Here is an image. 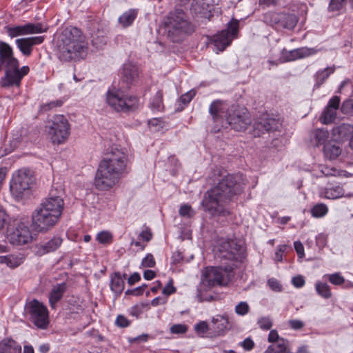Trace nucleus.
Masks as SVG:
<instances>
[{
	"instance_id": "1",
	"label": "nucleus",
	"mask_w": 353,
	"mask_h": 353,
	"mask_svg": "<svg viewBox=\"0 0 353 353\" xmlns=\"http://www.w3.org/2000/svg\"><path fill=\"white\" fill-rule=\"evenodd\" d=\"M244 180L240 174H228L223 176L218 183L206 192L202 201L204 210L212 216L226 217L230 214L225 205L241 194Z\"/></svg>"
},
{
	"instance_id": "2",
	"label": "nucleus",
	"mask_w": 353,
	"mask_h": 353,
	"mask_svg": "<svg viewBox=\"0 0 353 353\" xmlns=\"http://www.w3.org/2000/svg\"><path fill=\"white\" fill-rule=\"evenodd\" d=\"M128 158L123 149L112 147L101 161L94 177V186L99 190L113 188L126 171Z\"/></svg>"
},
{
	"instance_id": "3",
	"label": "nucleus",
	"mask_w": 353,
	"mask_h": 353,
	"mask_svg": "<svg viewBox=\"0 0 353 353\" xmlns=\"http://www.w3.org/2000/svg\"><path fill=\"white\" fill-rule=\"evenodd\" d=\"M5 66V75L0 83L3 88L19 87L23 77L30 71L28 66L19 69V62L14 56L12 48L6 42L0 41V71Z\"/></svg>"
},
{
	"instance_id": "4",
	"label": "nucleus",
	"mask_w": 353,
	"mask_h": 353,
	"mask_svg": "<svg viewBox=\"0 0 353 353\" xmlns=\"http://www.w3.org/2000/svg\"><path fill=\"white\" fill-rule=\"evenodd\" d=\"M59 48L63 58L68 61L82 57L88 49L85 37L75 27L64 29L60 37Z\"/></svg>"
},
{
	"instance_id": "5",
	"label": "nucleus",
	"mask_w": 353,
	"mask_h": 353,
	"mask_svg": "<svg viewBox=\"0 0 353 353\" xmlns=\"http://www.w3.org/2000/svg\"><path fill=\"white\" fill-rule=\"evenodd\" d=\"M165 28L168 37L173 42H179L185 36L194 31L187 14L181 8H176L169 13L165 22Z\"/></svg>"
},
{
	"instance_id": "6",
	"label": "nucleus",
	"mask_w": 353,
	"mask_h": 353,
	"mask_svg": "<svg viewBox=\"0 0 353 353\" xmlns=\"http://www.w3.org/2000/svg\"><path fill=\"white\" fill-rule=\"evenodd\" d=\"M24 313L37 328L45 330L48 327L50 323L48 308L37 299L26 302Z\"/></svg>"
},
{
	"instance_id": "7",
	"label": "nucleus",
	"mask_w": 353,
	"mask_h": 353,
	"mask_svg": "<svg viewBox=\"0 0 353 353\" xmlns=\"http://www.w3.org/2000/svg\"><path fill=\"white\" fill-rule=\"evenodd\" d=\"M107 102L116 112H130L139 107V99L136 97L124 94L120 90L108 91Z\"/></svg>"
},
{
	"instance_id": "8",
	"label": "nucleus",
	"mask_w": 353,
	"mask_h": 353,
	"mask_svg": "<svg viewBox=\"0 0 353 353\" xmlns=\"http://www.w3.org/2000/svg\"><path fill=\"white\" fill-rule=\"evenodd\" d=\"M234 264L225 267H212L207 270L205 282L210 287L216 285H227L234 277Z\"/></svg>"
},
{
	"instance_id": "9",
	"label": "nucleus",
	"mask_w": 353,
	"mask_h": 353,
	"mask_svg": "<svg viewBox=\"0 0 353 353\" xmlns=\"http://www.w3.org/2000/svg\"><path fill=\"white\" fill-rule=\"evenodd\" d=\"M228 123L236 131H245L251 124V117L245 108L232 105L225 114Z\"/></svg>"
},
{
	"instance_id": "10",
	"label": "nucleus",
	"mask_w": 353,
	"mask_h": 353,
	"mask_svg": "<svg viewBox=\"0 0 353 353\" xmlns=\"http://www.w3.org/2000/svg\"><path fill=\"white\" fill-rule=\"evenodd\" d=\"M31 220L34 230L37 232H46L57 223L59 219L39 207L32 212Z\"/></svg>"
},
{
	"instance_id": "11",
	"label": "nucleus",
	"mask_w": 353,
	"mask_h": 353,
	"mask_svg": "<svg viewBox=\"0 0 353 353\" xmlns=\"http://www.w3.org/2000/svg\"><path fill=\"white\" fill-rule=\"evenodd\" d=\"M216 255L221 261L226 260L233 263L242 260L243 250L236 241L227 240L219 245Z\"/></svg>"
},
{
	"instance_id": "12",
	"label": "nucleus",
	"mask_w": 353,
	"mask_h": 353,
	"mask_svg": "<svg viewBox=\"0 0 353 353\" xmlns=\"http://www.w3.org/2000/svg\"><path fill=\"white\" fill-rule=\"evenodd\" d=\"M33 183V176L28 169L18 170L12 176L10 182V191L12 194L17 198L22 196L23 192L28 190Z\"/></svg>"
},
{
	"instance_id": "13",
	"label": "nucleus",
	"mask_w": 353,
	"mask_h": 353,
	"mask_svg": "<svg viewBox=\"0 0 353 353\" xmlns=\"http://www.w3.org/2000/svg\"><path fill=\"white\" fill-rule=\"evenodd\" d=\"M49 134L54 143L61 144L68 139L70 134V125L65 117L56 115L53 117Z\"/></svg>"
},
{
	"instance_id": "14",
	"label": "nucleus",
	"mask_w": 353,
	"mask_h": 353,
	"mask_svg": "<svg viewBox=\"0 0 353 353\" xmlns=\"http://www.w3.org/2000/svg\"><path fill=\"white\" fill-rule=\"evenodd\" d=\"M239 22L236 19H232L227 29L214 35L211 39L212 43L214 44L216 50L218 51H223L232 42L239 31Z\"/></svg>"
},
{
	"instance_id": "15",
	"label": "nucleus",
	"mask_w": 353,
	"mask_h": 353,
	"mask_svg": "<svg viewBox=\"0 0 353 353\" xmlns=\"http://www.w3.org/2000/svg\"><path fill=\"white\" fill-rule=\"evenodd\" d=\"M4 29L7 34L13 39L23 35L46 32L48 26L42 23H27L21 26H6Z\"/></svg>"
},
{
	"instance_id": "16",
	"label": "nucleus",
	"mask_w": 353,
	"mask_h": 353,
	"mask_svg": "<svg viewBox=\"0 0 353 353\" xmlns=\"http://www.w3.org/2000/svg\"><path fill=\"white\" fill-rule=\"evenodd\" d=\"M281 126L279 119L263 114L254 123L253 134L254 137H261L265 132L279 130Z\"/></svg>"
},
{
	"instance_id": "17",
	"label": "nucleus",
	"mask_w": 353,
	"mask_h": 353,
	"mask_svg": "<svg viewBox=\"0 0 353 353\" xmlns=\"http://www.w3.org/2000/svg\"><path fill=\"white\" fill-rule=\"evenodd\" d=\"M63 206L64 202L61 196L57 195L54 190H52L48 196L41 203L39 207L60 219Z\"/></svg>"
},
{
	"instance_id": "18",
	"label": "nucleus",
	"mask_w": 353,
	"mask_h": 353,
	"mask_svg": "<svg viewBox=\"0 0 353 353\" xmlns=\"http://www.w3.org/2000/svg\"><path fill=\"white\" fill-rule=\"evenodd\" d=\"M139 80V68L132 63H125L123 64L121 71V81L123 84L121 88H130L131 85L135 84Z\"/></svg>"
},
{
	"instance_id": "19",
	"label": "nucleus",
	"mask_w": 353,
	"mask_h": 353,
	"mask_svg": "<svg viewBox=\"0 0 353 353\" xmlns=\"http://www.w3.org/2000/svg\"><path fill=\"white\" fill-rule=\"evenodd\" d=\"M32 233L23 223H19L15 230L10 234V240L13 244L18 245H25L32 241Z\"/></svg>"
},
{
	"instance_id": "20",
	"label": "nucleus",
	"mask_w": 353,
	"mask_h": 353,
	"mask_svg": "<svg viewBox=\"0 0 353 353\" xmlns=\"http://www.w3.org/2000/svg\"><path fill=\"white\" fill-rule=\"evenodd\" d=\"M62 241L61 237L53 236L50 240L35 244L33 247V252L35 255L41 256L56 251L61 246Z\"/></svg>"
},
{
	"instance_id": "21",
	"label": "nucleus",
	"mask_w": 353,
	"mask_h": 353,
	"mask_svg": "<svg viewBox=\"0 0 353 353\" xmlns=\"http://www.w3.org/2000/svg\"><path fill=\"white\" fill-rule=\"evenodd\" d=\"M44 39L43 36L23 37L16 39L15 43L23 55L29 57L32 54L33 46L41 44Z\"/></svg>"
},
{
	"instance_id": "22",
	"label": "nucleus",
	"mask_w": 353,
	"mask_h": 353,
	"mask_svg": "<svg viewBox=\"0 0 353 353\" xmlns=\"http://www.w3.org/2000/svg\"><path fill=\"white\" fill-rule=\"evenodd\" d=\"M230 110L228 103L222 100H215L212 101L209 106V113L215 123H221L223 118L225 119L226 114Z\"/></svg>"
},
{
	"instance_id": "23",
	"label": "nucleus",
	"mask_w": 353,
	"mask_h": 353,
	"mask_svg": "<svg viewBox=\"0 0 353 353\" xmlns=\"http://www.w3.org/2000/svg\"><path fill=\"white\" fill-rule=\"evenodd\" d=\"M67 290L65 283H61L53 286L49 296V302L51 307L55 308L56 304L62 299Z\"/></svg>"
},
{
	"instance_id": "24",
	"label": "nucleus",
	"mask_w": 353,
	"mask_h": 353,
	"mask_svg": "<svg viewBox=\"0 0 353 353\" xmlns=\"http://www.w3.org/2000/svg\"><path fill=\"white\" fill-rule=\"evenodd\" d=\"M228 319L223 316H217L212 319L211 330L214 332V336L224 334L228 327Z\"/></svg>"
},
{
	"instance_id": "25",
	"label": "nucleus",
	"mask_w": 353,
	"mask_h": 353,
	"mask_svg": "<svg viewBox=\"0 0 353 353\" xmlns=\"http://www.w3.org/2000/svg\"><path fill=\"white\" fill-rule=\"evenodd\" d=\"M0 353H21V346L10 338L0 341Z\"/></svg>"
},
{
	"instance_id": "26",
	"label": "nucleus",
	"mask_w": 353,
	"mask_h": 353,
	"mask_svg": "<svg viewBox=\"0 0 353 353\" xmlns=\"http://www.w3.org/2000/svg\"><path fill=\"white\" fill-rule=\"evenodd\" d=\"M125 276L124 274L121 276L119 272H114L110 276V288L117 295L121 294L124 290Z\"/></svg>"
},
{
	"instance_id": "27",
	"label": "nucleus",
	"mask_w": 353,
	"mask_h": 353,
	"mask_svg": "<svg viewBox=\"0 0 353 353\" xmlns=\"http://www.w3.org/2000/svg\"><path fill=\"white\" fill-rule=\"evenodd\" d=\"M353 132V125L343 123L333 128L332 134L336 139L343 140L348 137H351Z\"/></svg>"
},
{
	"instance_id": "28",
	"label": "nucleus",
	"mask_w": 353,
	"mask_h": 353,
	"mask_svg": "<svg viewBox=\"0 0 353 353\" xmlns=\"http://www.w3.org/2000/svg\"><path fill=\"white\" fill-rule=\"evenodd\" d=\"M342 149L336 144L327 143L323 146L324 157L329 160H334L341 155Z\"/></svg>"
},
{
	"instance_id": "29",
	"label": "nucleus",
	"mask_w": 353,
	"mask_h": 353,
	"mask_svg": "<svg viewBox=\"0 0 353 353\" xmlns=\"http://www.w3.org/2000/svg\"><path fill=\"white\" fill-rule=\"evenodd\" d=\"M298 22V18L295 14L281 13L279 28L292 30Z\"/></svg>"
},
{
	"instance_id": "30",
	"label": "nucleus",
	"mask_w": 353,
	"mask_h": 353,
	"mask_svg": "<svg viewBox=\"0 0 353 353\" xmlns=\"http://www.w3.org/2000/svg\"><path fill=\"white\" fill-rule=\"evenodd\" d=\"M274 344L269 345L264 353H288V341L284 339H281L278 341L273 343Z\"/></svg>"
},
{
	"instance_id": "31",
	"label": "nucleus",
	"mask_w": 353,
	"mask_h": 353,
	"mask_svg": "<svg viewBox=\"0 0 353 353\" xmlns=\"http://www.w3.org/2000/svg\"><path fill=\"white\" fill-rule=\"evenodd\" d=\"M138 12L135 9H130L125 12L119 18V23L123 27L126 28L132 24L137 18Z\"/></svg>"
},
{
	"instance_id": "32",
	"label": "nucleus",
	"mask_w": 353,
	"mask_h": 353,
	"mask_svg": "<svg viewBox=\"0 0 353 353\" xmlns=\"http://www.w3.org/2000/svg\"><path fill=\"white\" fill-rule=\"evenodd\" d=\"M324 194L325 197L327 199H336L343 196L345 194V190L341 186H333L325 188Z\"/></svg>"
},
{
	"instance_id": "33",
	"label": "nucleus",
	"mask_w": 353,
	"mask_h": 353,
	"mask_svg": "<svg viewBox=\"0 0 353 353\" xmlns=\"http://www.w3.org/2000/svg\"><path fill=\"white\" fill-rule=\"evenodd\" d=\"M335 71V66L327 67L322 70L318 71L315 74L316 83L319 87Z\"/></svg>"
},
{
	"instance_id": "34",
	"label": "nucleus",
	"mask_w": 353,
	"mask_h": 353,
	"mask_svg": "<svg viewBox=\"0 0 353 353\" xmlns=\"http://www.w3.org/2000/svg\"><path fill=\"white\" fill-rule=\"evenodd\" d=\"M313 135L316 146L326 144L325 142L329 138L328 131L323 128L315 130L313 132Z\"/></svg>"
},
{
	"instance_id": "35",
	"label": "nucleus",
	"mask_w": 353,
	"mask_h": 353,
	"mask_svg": "<svg viewBox=\"0 0 353 353\" xmlns=\"http://www.w3.org/2000/svg\"><path fill=\"white\" fill-rule=\"evenodd\" d=\"M281 13L274 12H268L264 14L263 21L265 23L270 26H276L279 27Z\"/></svg>"
},
{
	"instance_id": "36",
	"label": "nucleus",
	"mask_w": 353,
	"mask_h": 353,
	"mask_svg": "<svg viewBox=\"0 0 353 353\" xmlns=\"http://www.w3.org/2000/svg\"><path fill=\"white\" fill-rule=\"evenodd\" d=\"M336 110L326 106L321 117V122L324 124L332 123L336 117Z\"/></svg>"
},
{
	"instance_id": "37",
	"label": "nucleus",
	"mask_w": 353,
	"mask_h": 353,
	"mask_svg": "<svg viewBox=\"0 0 353 353\" xmlns=\"http://www.w3.org/2000/svg\"><path fill=\"white\" fill-rule=\"evenodd\" d=\"M163 95L162 90H159L152 97L150 102V107L153 110L160 111L163 109Z\"/></svg>"
},
{
	"instance_id": "38",
	"label": "nucleus",
	"mask_w": 353,
	"mask_h": 353,
	"mask_svg": "<svg viewBox=\"0 0 353 353\" xmlns=\"http://www.w3.org/2000/svg\"><path fill=\"white\" fill-rule=\"evenodd\" d=\"M322 173L326 176H345L347 177L349 174L341 170H337L334 167H324L322 170Z\"/></svg>"
},
{
	"instance_id": "39",
	"label": "nucleus",
	"mask_w": 353,
	"mask_h": 353,
	"mask_svg": "<svg viewBox=\"0 0 353 353\" xmlns=\"http://www.w3.org/2000/svg\"><path fill=\"white\" fill-rule=\"evenodd\" d=\"M316 290L319 295L324 299H329L332 296L330 286L325 283L317 282L315 285Z\"/></svg>"
},
{
	"instance_id": "40",
	"label": "nucleus",
	"mask_w": 353,
	"mask_h": 353,
	"mask_svg": "<svg viewBox=\"0 0 353 353\" xmlns=\"http://www.w3.org/2000/svg\"><path fill=\"white\" fill-rule=\"evenodd\" d=\"M328 212L327 206L324 203L314 205L311 209L312 216L316 218L324 216Z\"/></svg>"
},
{
	"instance_id": "41",
	"label": "nucleus",
	"mask_w": 353,
	"mask_h": 353,
	"mask_svg": "<svg viewBox=\"0 0 353 353\" xmlns=\"http://www.w3.org/2000/svg\"><path fill=\"white\" fill-rule=\"evenodd\" d=\"M205 3L201 1H196L194 5H192L193 10L196 14H200L201 17H206L208 13L210 12L209 6L207 5L206 8L204 7Z\"/></svg>"
},
{
	"instance_id": "42",
	"label": "nucleus",
	"mask_w": 353,
	"mask_h": 353,
	"mask_svg": "<svg viewBox=\"0 0 353 353\" xmlns=\"http://www.w3.org/2000/svg\"><path fill=\"white\" fill-rule=\"evenodd\" d=\"M97 240L102 244H109L112 241V235L108 231H102L97 234Z\"/></svg>"
},
{
	"instance_id": "43",
	"label": "nucleus",
	"mask_w": 353,
	"mask_h": 353,
	"mask_svg": "<svg viewBox=\"0 0 353 353\" xmlns=\"http://www.w3.org/2000/svg\"><path fill=\"white\" fill-rule=\"evenodd\" d=\"M179 214L183 217L192 218L195 213L190 205L184 204L180 207Z\"/></svg>"
},
{
	"instance_id": "44",
	"label": "nucleus",
	"mask_w": 353,
	"mask_h": 353,
	"mask_svg": "<svg viewBox=\"0 0 353 353\" xmlns=\"http://www.w3.org/2000/svg\"><path fill=\"white\" fill-rule=\"evenodd\" d=\"M329 281L336 285H341L345 283V279L339 272L328 274Z\"/></svg>"
},
{
	"instance_id": "45",
	"label": "nucleus",
	"mask_w": 353,
	"mask_h": 353,
	"mask_svg": "<svg viewBox=\"0 0 353 353\" xmlns=\"http://www.w3.org/2000/svg\"><path fill=\"white\" fill-rule=\"evenodd\" d=\"M297 50L299 59L315 54L319 51L315 48H309L307 47L297 48Z\"/></svg>"
},
{
	"instance_id": "46",
	"label": "nucleus",
	"mask_w": 353,
	"mask_h": 353,
	"mask_svg": "<svg viewBox=\"0 0 353 353\" xmlns=\"http://www.w3.org/2000/svg\"><path fill=\"white\" fill-rule=\"evenodd\" d=\"M345 2V0H332L328 9L331 12L339 11L343 8Z\"/></svg>"
},
{
	"instance_id": "47",
	"label": "nucleus",
	"mask_w": 353,
	"mask_h": 353,
	"mask_svg": "<svg viewBox=\"0 0 353 353\" xmlns=\"http://www.w3.org/2000/svg\"><path fill=\"white\" fill-rule=\"evenodd\" d=\"M343 114L353 115V99L345 100L341 107Z\"/></svg>"
},
{
	"instance_id": "48",
	"label": "nucleus",
	"mask_w": 353,
	"mask_h": 353,
	"mask_svg": "<svg viewBox=\"0 0 353 353\" xmlns=\"http://www.w3.org/2000/svg\"><path fill=\"white\" fill-rule=\"evenodd\" d=\"M258 324L261 329L268 330L272 327V319L268 316H263L259 319Z\"/></svg>"
},
{
	"instance_id": "49",
	"label": "nucleus",
	"mask_w": 353,
	"mask_h": 353,
	"mask_svg": "<svg viewBox=\"0 0 353 353\" xmlns=\"http://www.w3.org/2000/svg\"><path fill=\"white\" fill-rule=\"evenodd\" d=\"M250 310V307L248 304L245 301L240 302L236 307H235V312L239 315H245L248 313Z\"/></svg>"
},
{
	"instance_id": "50",
	"label": "nucleus",
	"mask_w": 353,
	"mask_h": 353,
	"mask_svg": "<svg viewBox=\"0 0 353 353\" xmlns=\"http://www.w3.org/2000/svg\"><path fill=\"white\" fill-rule=\"evenodd\" d=\"M155 264V259L152 254H148L141 262V265L145 268H153Z\"/></svg>"
},
{
	"instance_id": "51",
	"label": "nucleus",
	"mask_w": 353,
	"mask_h": 353,
	"mask_svg": "<svg viewBox=\"0 0 353 353\" xmlns=\"http://www.w3.org/2000/svg\"><path fill=\"white\" fill-rule=\"evenodd\" d=\"M187 330V326L183 324H175L170 327V332L172 334H184Z\"/></svg>"
},
{
	"instance_id": "52",
	"label": "nucleus",
	"mask_w": 353,
	"mask_h": 353,
	"mask_svg": "<svg viewBox=\"0 0 353 353\" xmlns=\"http://www.w3.org/2000/svg\"><path fill=\"white\" fill-rule=\"evenodd\" d=\"M196 92L194 90H192L188 91V92L182 94L180 97V101L183 104H188L192 99V98L195 96Z\"/></svg>"
},
{
	"instance_id": "53",
	"label": "nucleus",
	"mask_w": 353,
	"mask_h": 353,
	"mask_svg": "<svg viewBox=\"0 0 353 353\" xmlns=\"http://www.w3.org/2000/svg\"><path fill=\"white\" fill-rule=\"evenodd\" d=\"M176 290V288L173 285V280L171 279L167 285L163 288L162 293L168 296L174 293Z\"/></svg>"
},
{
	"instance_id": "54",
	"label": "nucleus",
	"mask_w": 353,
	"mask_h": 353,
	"mask_svg": "<svg viewBox=\"0 0 353 353\" xmlns=\"http://www.w3.org/2000/svg\"><path fill=\"white\" fill-rule=\"evenodd\" d=\"M194 329L198 334H203L208 332L209 327L205 321H201L195 325Z\"/></svg>"
},
{
	"instance_id": "55",
	"label": "nucleus",
	"mask_w": 353,
	"mask_h": 353,
	"mask_svg": "<svg viewBox=\"0 0 353 353\" xmlns=\"http://www.w3.org/2000/svg\"><path fill=\"white\" fill-rule=\"evenodd\" d=\"M283 55L285 56L286 59L288 61H292L295 60L296 59H299L298 57V50L297 49H294L290 51H283Z\"/></svg>"
},
{
	"instance_id": "56",
	"label": "nucleus",
	"mask_w": 353,
	"mask_h": 353,
	"mask_svg": "<svg viewBox=\"0 0 353 353\" xmlns=\"http://www.w3.org/2000/svg\"><path fill=\"white\" fill-rule=\"evenodd\" d=\"M288 324L292 329L295 330H301L304 326V323L298 319L290 320Z\"/></svg>"
},
{
	"instance_id": "57",
	"label": "nucleus",
	"mask_w": 353,
	"mask_h": 353,
	"mask_svg": "<svg viewBox=\"0 0 353 353\" xmlns=\"http://www.w3.org/2000/svg\"><path fill=\"white\" fill-rule=\"evenodd\" d=\"M116 325L121 327H128L130 324V321L123 315H119L116 319Z\"/></svg>"
},
{
	"instance_id": "58",
	"label": "nucleus",
	"mask_w": 353,
	"mask_h": 353,
	"mask_svg": "<svg viewBox=\"0 0 353 353\" xmlns=\"http://www.w3.org/2000/svg\"><path fill=\"white\" fill-rule=\"evenodd\" d=\"M268 283L270 288L276 292H280L282 290V285L274 279H269Z\"/></svg>"
},
{
	"instance_id": "59",
	"label": "nucleus",
	"mask_w": 353,
	"mask_h": 353,
	"mask_svg": "<svg viewBox=\"0 0 353 353\" xmlns=\"http://www.w3.org/2000/svg\"><path fill=\"white\" fill-rule=\"evenodd\" d=\"M21 262L19 259L14 257V256L9 255L8 256V261H6V265L10 268H16L20 265Z\"/></svg>"
},
{
	"instance_id": "60",
	"label": "nucleus",
	"mask_w": 353,
	"mask_h": 353,
	"mask_svg": "<svg viewBox=\"0 0 353 353\" xmlns=\"http://www.w3.org/2000/svg\"><path fill=\"white\" fill-rule=\"evenodd\" d=\"M62 104L63 101L61 100L53 101L43 105L42 108L43 110H49L54 107H60Z\"/></svg>"
},
{
	"instance_id": "61",
	"label": "nucleus",
	"mask_w": 353,
	"mask_h": 353,
	"mask_svg": "<svg viewBox=\"0 0 353 353\" xmlns=\"http://www.w3.org/2000/svg\"><path fill=\"white\" fill-rule=\"evenodd\" d=\"M294 249L300 258H303L304 256V247L302 243L299 241H295L294 243Z\"/></svg>"
},
{
	"instance_id": "62",
	"label": "nucleus",
	"mask_w": 353,
	"mask_h": 353,
	"mask_svg": "<svg viewBox=\"0 0 353 353\" xmlns=\"http://www.w3.org/2000/svg\"><path fill=\"white\" fill-rule=\"evenodd\" d=\"M339 103L340 98L337 96H334L329 101L327 107L338 110Z\"/></svg>"
},
{
	"instance_id": "63",
	"label": "nucleus",
	"mask_w": 353,
	"mask_h": 353,
	"mask_svg": "<svg viewBox=\"0 0 353 353\" xmlns=\"http://www.w3.org/2000/svg\"><path fill=\"white\" fill-rule=\"evenodd\" d=\"M241 346L245 350H251L254 346V341L250 338H246L242 343Z\"/></svg>"
},
{
	"instance_id": "64",
	"label": "nucleus",
	"mask_w": 353,
	"mask_h": 353,
	"mask_svg": "<svg viewBox=\"0 0 353 353\" xmlns=\"http://www.w3.org/2000/svg\"><path fill=\"white\" fill-rule=\"evenodd\" d=\"M286 250V245H279L278 249L275 253V259L277 261H281L283 259V253Z\"/></svg>"
}]
</instances>
